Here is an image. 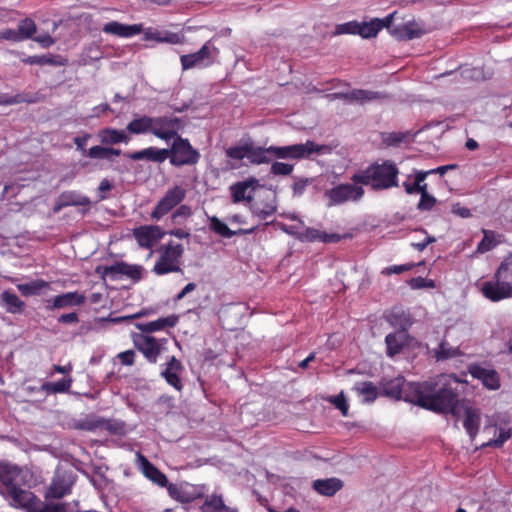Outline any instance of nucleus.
Instances as JSON below:
<instances>
[{"label":"nucleus","mask_w":512,"mask_h":512,"mask_svg":"<svg viewBox=\"0 0 512 512\" xmlns=\"http://www.w3.org/2000/svg\"><path fill=\"white\" fill-rule=\"evenodd\" d=\"M0 39L9 40L12 42L22 41L21 34L18 33V30L16 31L11 28L4 29L0 32Z\"/></svg>","instance_id":"0e129e2a"},{"label":"nucleus","mask_w":512,"mask_h":512,"mask_svg":"<svg viewBox=\"0 0 512 512\" xmlns=\"http://www.w3.org/2000/svg\"><path fill=\"white\" fill-rule=\"evenodd\" d=\"M37 97L30 93H18L16 95L3 94L0 95V105H14L20 103H35Z\"/></svg>","instance_id":"79ce46f5"},{"label":"nucleus","mask_w":512,"mask_h":512,"mask_svg":"<svg viewBox=\"0 0 512 512\" xmlns=\"http://www.w3.org/2000/svg\"><path fill=\"white\" fill-rule=\"evenodd\" d=\"M334 96L345 101L358 102L360 104L386 98L384 93L364 89H355L347 93H336Z\"/></svg>","instance_id":"5701e85b"},{"label":"nucleus","mask_w":512,"mask_h":512,"mask_svg":"<svg viewBox=\"0 0 512 512\" xmlns=\"http://www.w3.org/2000/svg\"><path fill=\"white\" fill-rule=\"evenodd\" d=\"M414 382H406L405 378L402 376L395 377L390 379L383 384V393L391 398H395L397 400H404L408 402L406 399V394L408 387Z\"/></svg>","instance_id":"4be33fe9"},{"label":"nucleus","mask_w":512,"mask_h":512,"mask_svg":"<svg viewBox=\"0 0 512 512\" xmlns=\"http://www.w3.org/2000/svg\"><path fill=\"white\" fill-rule=\"evenodd\" d=\"M408 333L403 331H396L389 333L385 337L386 354L388 357L393 358L399 354L408 343Z\"/></svg>","instance_id":"c85d7f7f"},{"label":"nucleus","mask_w":512,"mask_h":512,"mask_svg":"<svg viewBox=\"0 0 512 512\" xmlns=\"http://www.w3.org/2000/svg\"><path fill=\"white\" fill-rule=\"evenodd\" d=\"M78 427L87 431H95L97 429L111 430V420L95 416L88 417L81 421Z\"/></svg>","instance_id":"ea45409f"},{"label":"nucleus","mask_w":512,"mask_h":512,"mask_svg":"<svg viewBox=\"0 0 512 512\" xmlns=\"http://www.w3.org/2000/svg\"><path fill=\"white\" fill-rule=\"evenodd\" d=\"M192 215V209L188 205H180L172 214V219L176 220L179 217L188 218Z\"/></svg>","instance_id":"774afa93"},{"label":"nucleus","mask_w":512,"mask_h":512,"mask_svg":"<svg viewBox=\"0 0 512 512\" xmlns=\"http://www.w3.org/2000/svg\"><path fill=\"white\" fill-rule=\"evenodd\" d=\"M184 127V122L179 117L159 116L153 117L152 134L159 139L169 141L180 136L178 132Z\"/></svg>","instance_id":"9b49d317"},{"label":"nucleus","mask_w":512,"mask_h":512,"mask_svg":"<svg viewBox=\"0 0 512 512\" xmlns=\"http://www.w3.org/2000/svg\"><path fill=\"white\" fill-rule=\"evenodd\" d=\"M90 138L91 134L85 132L81 136H77L73 139L77 151L81 152L83 156L94 160H107L113 163L114 158L122 154V151L118 148L105 147L102 145H95L87 149V143Z\"/></svg>","instance_id":"0eeeda50"},{"label":"nucleus","mask_w":512,"mask_h":512,"mask_svg":"<svg viewBox=\"0 0 512 512\" xmlns=\"http://www.w3.org/2000/svg\"><path fill=\"white\" fill-rule=\"evenodd\" d=\"M124 156L133 161L145 160L154 163H163L168 159V149L150 146L139 151L125 152Z\"/></svg>","instance_id":"aec40b11"},{"label":"nucleus","mask_w":512,"mask_h":512,"mask_svg":"<svg viewBox=\"0 0 512 512\" xmlns=\"http://www.w3.org/2000/svg\"><path fill=\"white\" fill-rule=\"evenodd\" d=\"M249 210L258 219L266 220L277 212L276 195L267 191L260 194L257 199L252 198L251 203H249Z\"/></svg>","instance_id":"4468645a"},{"label":"nucleus","mask_w":512,"mask_h":512,"mask_svg":"<svg viewBox=\"0 0 512 512\" xmlns=\"http://www.w3.org/2000/svg\"><path fill=\"white\" fill-rule=\"evenodd\" d=\"M165 232L156 225H143L133 229V236L142 248L151 249Z\"/></svg>","instance_id":"2eb2a0df"},{"label":"nucleus","mask_w":512,"mask_h":512,"mask_svg":"<svg viewBox=\"0 0 512 512\" xmlns=\"http://www.w3.org/2000/svg\"><path fill=\"white\" fill-rule=\"evenodd\" d=\"M178 322V316L170 315L168 317L158 318L157 320L147 322V323H138L136 327L143 333H152L156 331L163 330L166 327H174Z\"/></svg>","instance_id":"7c9ffc66"},{"label":"nucleus","mask_w":512,"mask_h":512,"mask_svg":"<svg viewBox=\"0 0 512 512\" xmlns=\"http://www.w3.org/2000/svg\"><path fill=\"white\" fill-rule=\"evenodd\" d=\"M150 39H154L157 42H165L171 44H180L182 43L181 37L177 33H166L165 36H162L160 32H156L152 34Z\"/></svg>","instance_id":"13d9d810"},{"label":"nucleus","mask_w":512,"mask_h":512,"mask_svg":"<svg viewBox=\"0 0 512 512\" xmlns=\"http://www.w3.org/2000/svg\"><path fill=\"white\" fill-rule=\"evenodd\" d=\"M166 488L170 497L176 501L181 503H190L193 500V498L188 495L181 486L177 484L168 482V486H166Z\"/></svg>","instance_id":"8fccbe9b"},{"label":"nucleus","mask_w":512,"mask_h":512,"mask_svg":"<svg viewBox=\"0 0 512 512\" xmlns=\"http://www.w3.org/2000/svg\"><path fill=\"white\" fill-rule=\"evenodd\" d=\"M70 492V486L65 484L63 480H54L47 490L46 497L60 499L70 494Z\"/></svg>","instance_id":"a18cd8bd"},{"label":"nucleus","mask_w":512,"mask_h":512,"mask_svg":"<svg viewBox=\"0 0 512 512\" xmlns=\"http://www.w3.org/2000/svg\"><path fill=\"white\" fill-rule=\"evenodd\" d=\"M429 175V172L424 171H417L415 174V179L413 183H410L408 181L403 183V187L405 189V192L407 194H417L421 193L423 189L427 188V184L425 183V179Z\"/></svg>","instance_id":"58836bf2"},{"label":"nucleus","mask_w":512,"mask_h":512,"mask_svg":"<svg viewBox=\"0 0 512 512\" xmlns=\"http://www.w3.org/2000/svg\"><path fill=\"white\" fill-rule=\"evenodd\" d=\"M427 33L424 25L415 20L407 21L391 29L392 36L399 41H410L421 38Z\"/></svg>","instance_id":"dca6fc26"},{"label":"nucleus","mask_w":512,"mask_h":512,"mask_svg":"<svg viewBox=\"0 0 512 512\" xmlns=\"http://www.w3.org/2000/svg\"><path fill=\"white\" fill-rule=\"evenodd\" d=\"M86 297L83 293L77 291L66 292L46 300V309L53 311L55 309H64L73 306H81L85 303Z\"/></svg>","instance_id":"a211bd4d"},{"label":"nucleus","mask_w":512,"mask_h":512,"mask_svg":"<svg viewBox=\"0 0 512 512\" xmlns=\"http://www.w3.org/2000/svg\"><path fill=\"white\" fill-rule=\"evenodd\" d=\"M0 304L8 313L18 314L22 313L25 308V303L15 293L6 290L0 294Z\"/></svg>","instance_id":"f704fd0d"},{"label":"nucleus","mask_w":512,"mask_h":512,"mask_svg":"<svg viewBox=\"0 0 512 512\" xmlns=\"http://www.w3.org/2000/svg\"><path fill=\"white\" fill-rule=\"evenodd\" d=\"M102 31L104 33L116 35L118 37L129 38L140 34L142 27L141 25L137 24L127 25L117 21H111L103 26Z\"/></svg>","instance_id":"393cba45"},{"label":"nucleus","mask_w":512,"mask_h":512,"mask_svg":"<svg viewBox=\"0 0 512 512\" xmlns=\"http://www.w3.org/2000/svg\"><path fill=\"white\" fill-rule=\"evenodd\" d=\"M420 195L421 197L418 202L417 208L421 211L431 210L437 202L436 198L428 193L427 188L423 189Z\"/></svg>","instance_id":"864d4df0"},{"label":"nucleus","mask_w":512,"mask_h":512,"mask_svg":"<svg viewBox=\"0 0 512 512\" xmlns=\"http://www.w3.org/2000/svg\"><path fill=\"white\" fill-rule=\"evenodd\" d=\"M152 121L153 117L150 116L136 117L127 124L126 130L131 134L152 133Z\"/></svg>","instance_id":"e433bc0d"},{"label":"nucleus","mask_w":512,"mask_h":512,"mask_svg":"<svg viewBox=\"0 0 512 512\" xmlns=\"http://www.w3.org/2000/svg\"><path fill=\"white\" fill-rule=\"evenodd\" d=\"M50 283L43 279H36L29 283L18 284V291L25 297L40 294L43 289L49 288Z\"/></svg>","instance_id":"4c0bfd02"},{"label":"nucleus","mask_w":512,"mask_h":512,"mask_svg":"<svg viewBox=\"0 0 512 512\" xmlns=\"http://www.w3.org/2000/svg\"><path fill=\"white\" fill-rule=\"evenodd\" d=\"M41 501L35 495V503L31 502L32 507L22 506L21 509H24L26 512H63L64 505L63 504H45L43 507H40Z\"/></svg>","instance_id":"49530a36"},{"label":"nucleus","mask_w":512,"mask_h":512,"mask_svg":"<svg viewBox=\"0 0 512 512\" xmlns=\"http://www.w3.org/2000/svg\"><path fill=\"white\" fill-rule=\"evenodd\" d=\"M248 143L241 146H233L226 150V155L234 160H242L247 158Z\"/></svg>","instance_id":"6e6d98bb"},{"label":"nucleus","mask_w":512,"mask_h":512,"mask_svg":"<svg viewBox=\"0 0 512 512\" xmlns=\"http://www.w3.org/2000/svg\"><path fill=\"white\" fill-rule=\"evenodd\" d=\"M209 228L214 233H216L224 238H232L235 235L252 234L256 231L257 226L249 228V229L240 228L237 231H233L224 222H222L218 217L212 216V217H209Z\"/></svg>","instance_id":"cd10ccee"},{"label":"nucleus","mask_w":512,"mask_h":512,"mask_svg":"<svg viewBox=\"0 0 512 512\" xmlns=\"http://www.w3.org/2000/svg\"><path fill=\"white\" fill-rule=\"evenodd\" d=\"M168 158L175 167L196 165L200 160V153L193 148L189 140L177 136L168 149Z\"/></svg>","instance_id":"423d86ee"},{"label":"nucleus","mask_w":512,"mask_h":512,"mask_svg":"<svg viewBox=\"0 0 512 512\" xmlns=\"http://www.w3.org/2000/svg\"><path fill=\"white\" fill-rule=\"evenodd\" d=\"M72 385L71 378H64L57 382H45L42 384L41 389L45 391L47 394H58V393H66L70 390Z\"/></svg>","instance_id":"c03bdc74"},{"label":"nucleus","mask_w":512,"mask_h":512,"mask_svg":"<svg viewBox=\"0 0 512 512\" xmlns=\"http://www.w3.org/2000/svg\"><path fill=\"white\" fill-rule=\"evenodd\" d=\"M387 320L391 326L405 333L412 325L410 314L399 308H394L387 316Z\"/></svg>","instance_id":"c9c22d12"},{"label":"nucleus","mask_w":512,"mask_h":512,"mask_svg":"<svg viewBox=\"0 0 512 512\" xmlns=\"http://www.w3.org/2000/svg\"><path fill=\"white\" fill-rule=\"evenodd\" d=\"M480 290L492 302L512 297V253L501 262L494 276L481 284Z\"/></svg>","instance_id":"20e7f679"},{"label":"nucleus","mask_w":512,"mask_h":512,"mask_svg":"<svg viewBox=\"0 0 512 512\" xmlns=\"http://www.w3.org/2000/svg\"><path fill=\"white\" fill-rule=\"evenodd\" d=\"M416 265L414 263H406L402 265H392L385 267L381 274L390 276L392 274H402L404 272L412 270Z\"/></svg>","instance_id":"4d7b16f0"},{"label":"nucleus","mask_w":512,"mask_h":512,"mask_svg":"<svg viewBox=\"0 0 512 512\" xmlns=\"http://www.w3.org/2000/svg\"><path fill=\"white\" fill-rule=\"evenodd\" d=\"M312 487L318 494L332 497L343 488V481L335 477L317 479L313 482Z\"/></svg>","instance_id":"c756f323"},{"label":"nucleus","mask_w":512,"mask_h":512,"mask_svg":"<svg viewBox=\"0 0 512 512\" xmlns=\"http://www.w3.org/2000/svg\"><path fill=\"white\" fill-rule=\"evenodd\" d=\"M364 189L361 184L345 183L339 184L326 191L330 205H339L347 201H359L364 196Z\"/></svg>","instance_id":"f8f14e48"},{"label":"nucleus","mask_w":512,"mask_h":512,"mask_svg":"<svg viewBox=\"0 0 512 512\" xmlns=\"http://www.w3.org/2000/svg\"><path fill=\"white\" fill-rule=\"evenodd\" d=\"M258 186L259 180L254 177L232 184L230 186V192L233 203H239L242 201L251 203L253 198L251 191L255 190Z\"/></svg>","instance_id":"6ab92c4d"},{"label":"nucleus","mask_w":512,"mask_h":512,"mask_svg":"<svg viewBox=\"0 0 512 512\" xmlns=\"http://www.w3.org/2000/svg\"><path fill=\"white\" fill-rule=\"evenodd\" d=\"M294 165L275 161L272 163L270 173L273 175L288 176L293 172Z\"/></svg>","instance_id":"5fc2aeb1"},{"label":"nucleus","mask_w":512,"mask_h":512,"mask_svg":"<svg viewBox=\"0 0 512 512\" xmlns=\"http://www.w3.org/2000/svg\"><path fill=\"white\" fill-rule=\"evenodd\" d=\"M22 469L10 463H0V495L9 501L10 506L21 508L32 507L35 503V494L21 488Z\"/></svg>","instance_id":"f03ea898"},{"label":"nucleus","mask_w":512,"mask_h":512,"mask_svg":"<svg viewBox=\"0 0 512 512\" xmlns=\"http://www.w3.org/2000/svg\"><path fill=\"white\" fill-rule=\"evenodd\" d=\"M186 197V190L181 186H174L167 190L151 212V218L159 220L179 205Z\"/></svg>","instance_id":"ddd939ff"},{"label":"nucleus","mask_w":512,"mask_h":512,"mask_svg":"<svg viewBox=\"0 0 512 512\" xmlns=\"http://www.w3.org/2000/svg\"><path fill=\"white\" fill-rule=\"evenodd\" d=\"M202 512H238L236 508L227 506L224 503L222 495L211 494L207 495L203 505L201 506Z\"/></svg>","instance_id":"72a5a7b5"},{"label":"nucleus","mask_w":512,"mask_h":512,"mask_svg":"<svg viewBox=\"0 0 512 512\" xmlns=\"http://www.w3.org/2000/svg\"><path fill=\"white\" fill-rule=\"evenodd\" d=\"M324 146L308 140L306 143L293 144L287 146H272V157L276 159H294L300 160L308 158L313 153H320Z\"/></svg>","instance_id":"6e6552de"},{"label":"nucleus","mask_w":512,"mask_h":512,"mask_svg":"<svg viewBox=\"0 0 512 512\" xmlns=\"http://www.w3.org/2000/svg\"><path fill=\"white\" fill-rule=\"evenodd\" d=\"M466 384V380L454 373H441L411 384L406 399L408 403L437 414H455L460 403L459 387Z\"/></svg>","instance_id":"f257e3e1"},{"label":"nucleus","mask_w":512,"mask_h":512,"mask_svg":"<svg viewBox=\"0 0 512 512\" xmlns=\"http://www.w3.org/2000/svg\"><path fill=\"white\" fill-rule=\"evenodd\" d=\"M331 402L339 409L344 417L348 416L349 405L344 394L341 392L339 395L333 397Z\"/></svg>","instance_id":"052dcab7"},{"label":"nucleus","mask_w":512,"mask_h":512,"mask_svg":"<svg viewBox=\"0 0 512 512\" xmlns=\"http://www.w3.org/2000/svg\"><path fill=\"white\" fill-rule=\"evenodd\" d=\"M183 369L182 363L175 356H172L167 362L166 368L161 372L165 381L179 392L183 389V383L180 379Z\"/></svg>","instance_id":"412c9836"},{"label":"nucleus","mask_w":512,"mask_h":512,"mask_svg":"<svg viewBox=\"0 0 512 512\" xmlns=\"http://www.w3.org/2000/svg\"><path fill=\"white\" fill-rule=\"evenodd\" d=\"M496 241L494 238V233L492 231L484 230V237L478 243L476 251L478 253H485L492 250L496 246Z\"/></svg>","instance_id":"3c124183"},{"label":"nucleus","mask_w":512,"mask_h":512,"mask_svg":"<svg viewBox=\"0 0 512 512\" xmlns=\"http://www.w3.org/2000/svg\"><path fill=\"white\" fill-rule=\"evenodd\" d=\"M511 437V431L510 430H504L500 429L499 435L496 439L490 440L488 443L485 444V446L490 447H501L509 438Z\"/></svg>","instance_id":"e2e57ef3"},{"label":"nucleus","mask_w":512,"mask_h":512,"mask_svg":"<svg viewBox=\"0 0 512 512\" xmlns=\"http://www.w3.org/2000/svg\"><path fill=\"white\" fill-rule=\"evenodd\" d=\"M470 375L481 381L488 390H498L501 386L499 373L494 369L484 368L479 364H472L468 367Z\"/></svg>","instance_id":"f3484780"},{"label":"nucleus","mask_w":512,"mask_h":512,"mask_svg":"<svg viewBox=\"0 0 512 512\" xmlns=\"http://www.w3.org/2000/svg\"><path fill=\"white\" fill-rule=\"evenodd\" d=\"M37 31V26L31 18H25L18 24V33L21 34L22 41L30 39Z\"/></svg>","instance_id":"09e8293b"},{"label":"nucleus","mask_w":512,"mask_h":512,"mask_svg":"<svg viewBox=\"0 0 512 512\" xmlns=\"http://www.w3.org/2000/svg\"><path fill=\"white\" fill-rule=\"evenodd\" d=\"M460 355L458 348L449 345L448 342L442 341L439 347L434 350V357L439 360H447Z\"/></svg>","instance_id":"de8ad7c7"},{"label":"nucleus","mask_w":512,"mask_h":512,"mask_svg":"<svg viewBox=\"0 0 512 512\" xmlns=\"http://www.w3.org/2000/svg\"><path fill=\"white\" fill-rule=\"evenodd\" d=\"M97 136L101 142V145L105 147H113V145L120 143L127 144L130 141V138L126 134L125 130L110 127L100 129Z\"/></svg>","instance_id":"b1692460"},{"label":"nucleus","mask_w":512,"mask_h":512,"mask_svg":"<svg viewBox=\"0 0 512 512\" xmlns=\"http://www.w3.org/2000/svg\"><path fill=\"white\" fill-rule=\"evenodd\" d=\"M338 33L359 35V22L350 21L337 27Z\"/></svg>","instance_id":"680f3d73"},{"label":"nucleus","mask_w":512,"mask_h":512,"mask_svg":"<svg viewBox=\"0 0 512 512\" xmlns=\"http://www.w3.org/2000/svg\"><path fill=\"white\" fill-rule=\"evenodd\" d=\"M219 54V49L208 40L197 52L185 54L180 57L183 70H189L195 67H208L214 63L215 57Z\"/></svg>","instance_id":"1a4fd4ad"},{"label":"nucleus","mask_w":512,"mask_h":512,"mask_svg":"<svg viewBox=\"0 0 512 512\" xmlns=\"http://www.w3.org/2000/svg\"><path fill=\"white\" fill-rule=\"evenodd\" d=\"M272 146L263 148L254 146L252 143H248L247 159L252 164H267L272 160Z\"/></svg>","instance_id":"473e14b6"},{"label":"nucleus","mask_w":512,"mask_h":512,"mask_svg":"<svg viewBox=\"0 0 512 512\" xmlns=\"http://www.w3.org/2000/svg\"><path fill=\"white\" fill-rule=\"evenodd\" d=\"M90 203V199L85 195L76 191H65L58 197L54 211L59 212L62 208L68 206H89Z\"/></svg>","instance_id":"a878e982"},{"label":"nucleus","mask_w":512,"mask_h":512,"mask_svg":"<svg viewBox=\"0 0 512 512\" xmlns=\"http://www.w3.org/2000/svg\"><path fill=\"white\" fill-rule=\"evenodd\" d=\"M125 268V262H117L111 266L103 267L102 276L109 277L112 280H117L120 276H123Z\"/></svg>","instance_id":"603ef678"},{"label":"nucleus","mask_w":512,"mask_h":512,"mask_svg":"<svg viewBox=\"0 0 512 512\" xmlns=\"http://www.w3.org/2000/svg\"><path fill=\"white\" fill-rule=\"evenodd\" d=\"M451 211L453 214L460 216L462 218H469L472 215L470 209H468L465 206H462L461 203L459 202L452 205Z\"/></svg>","instance_id":"338daca9"},{"label":"nucleus","mask_w":512,"mask_h":512,"mask_svg":"<svg viewBox=\"0 0 512 512\" xmlns=\"http://www.w3.org/2000/svg\"><path fill=\"white\" fill-rule=\"evenodd\" d=\"M141 463L142 473L153 483L160 487L168 486L167 476L154 466L145 456L138 454Z\"/></svg>","instance_id":"bb28decb"},{"label":"nucleus","mask_w":512,"mask_h":512,"mask_svg":"<svg viewBox=\"0 0 512 512\" xmlns=\"http://www.w3.org/2000/svg\"><path fill=\"white\" fill-rule=\"evenodd\" d=\"M353 390L363 396L365 402H373L378 396L377 387L370 381L355 383Z\"/></svg>","instance_id":"a19ab883"},{"label":"nucleus","mask_w":512,"mask_h":512,"mask_svg":"<svg viewBox=\"0 0 512 512\" xmlns=\"http://www.w3.org/2000/svg\"><path fill=\"white\" fill-rule=\"evenodd\" d=\"M480 422H481L480 411L473 407H467L465 409V417L463 420V426L472 440L478 434Z\"/></svg>","instance_id":"2f4dec72"},{"label":"nucleus","mask_w":512,"mask_h":512,"mask_svg":"<svg viewBox=\"0 0 512 512\" xmlns=\"http://www.w3.org/2000/svg\"><path fill=\"white\" fill-rule=\"evenodd\" d=\"M132 340L135 348L152 364L157 362L162 349L168 342L166 338L157 339L143 333L133 334Z\"/></svg>","instance_id":"9d476101"},{"label":"nucleus","mask_w":512,"mask_h":512,"mask_svg":"<svg viewBox=\"0 0 512 512\" xmlns=\"http://www.w3.org/2000/svg\"><path fill=\"white\" fill-rule=\"evenodd\" d=\"M118 358L123 365L131 366L135 362V352L133 350L121 352L119 353Z\"/></svg>","instance_id":"69168bd1"},{"label":"nucleus","mask_w":512,"mask_h":512,"mask_svg":"<svg viewBox=\"0 0 512 512\" xmlns=\"http://www.w3.org/2000/svg\"><path fill=\"white\" fill-rule=\"evenodd\" d=\"M382 30L379 18H373L369 22H359V35L362 38L376 37Z\"/></svg>","instance_id":"37998d69"},{"label":"nucleus","mask_w":512,"mask_h":512,"mask_svg":"<svg viewBox=\"0 0 512 512\" xmlns=\"http://www.w3.org/2000/svg\"><path fill=\"white\" fill-rule=\"evenodd\" d=\"M142 270H143L142 266L130 265L128 263H125L123 276H126V277L132 279L134 282H138L142 278Z\"/></svg>","instance_id":"bf43d9fd"},{"label":"nucleus","mask_w":512,"mask_h":512,"mask_svg":"<svg viewBox=\"0 0 512 512\" xmlns=\"http://www.w3.org/2000/svg\"><path fill=\"white\" fill-rule=\"evenodd\" d=\"M399 169L391 160L375 162L351 176L355 184L370 186L374 191L386 190L398 186Z\"/></svg>","instance_id":"7ed1b4c3"},{"label":"nucleus","mask_w":512,"mask_h":512,"mask_svg":"<svg viewBox=\"0 0 512 512\" xmlns=\"http://www.w3.org/2000/svg\"><path fill=\"white\" fill-rule=\"evenodd\" d=\"M159 258L155 262L152 272L155 275L163 276L170 273L182 272V257L184 248L182 244L169 242L159 249Z\"/></svg>","instance_id":"39448f33"}]
</instances>
